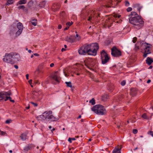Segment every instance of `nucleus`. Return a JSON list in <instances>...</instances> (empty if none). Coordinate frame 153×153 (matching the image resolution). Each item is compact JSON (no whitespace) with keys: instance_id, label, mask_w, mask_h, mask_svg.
<instances>
[{"instance_id":"1","label":"nucleus","mask_w":153,"mask_h":153,"mask_svg":"<svg viewBox=\"0 0 153 153\" xmlns=\"http://www.w3.org/2000/svg\"><path fill=\"white\" fill-rule=\"evenodd\" d=\"M129 16V22L133 25L134 28L139 29L143 26L144 21L136 12H131Z\"/></svg>"},{"instance_id":"2","label":"nucleus","mask_w":153,"mask_h":153,"mask_svg":"<svg viewBox=\"0 0 153 153\" xmlns=\"http://www.w3.org/2000/svg\"><path fill=\"white\" fill-rule=\"evenodd\" d=\"M20 57L19 54L16 53H6L3 59L4 62L13 64L19 60Z\"/></svg>"},{"instance_id":"3","label":"nucleus","mask_w":153,"mask_h":153,"mask_svg":"<svg viewBox=\"0 0 153 153\" xmlns=\"http://www.w3.org/2000/svg\"><path fill=\"white\" fill-rule=\"evenodd\" d=\"M91 110L97 114L103 115L106 114V111L102 105H96L91 108Z\"/></svg>"},{"instance_id":"4","label":"nucleus","mask_w":153,"mask_h":153,"mask_svg":"<svg viewBox=\"0 0 153 153\" xmlns=\"http://www.w3.org/2000/svg\"><path fill=\"white\" fill-rule=\"evenodd\" d=\"M140 44L141 49L145 50L143 56L144 57H146L148 54L151 53L150 48L152 47V45L144 41L141 42Z\"/></svg>"},{"instance_id":"5","label":"nucleus","mask_w":153,"mask_h":153,"mask_svg":"<svg viewBox=\"0 0 153 153\" xmlns=\"http://www.w3.org/2000/svg\"><path fill=\"white\" fill-rule=\"evenodd\" d=\"M90 50H89L88 54L95 56L97 55V51L99 48L98 45L97 43L90 44Z\"/></svg>"},{"instance_id":"6","label":"nucleus","mask_w":153,"mask_h":153,"mask_svg":"<svg viewBox=\"0 0 153 153\" xmlns=\"http://www.w3.org/2000/svg\"><path fill=\"white\" fill-rule=\"evenodd\" d=\"M51 111H47L44 112V114L46 120L50 121H56L59 120L58 117H56L52 115Z\"/></svg>"},{"instance_id":"7","label":"nucleus","mask_w":153,"mask_h":153,"mask_svg":"<svg viewBox=\"0 0 153 153\" xmlns=\"http://www.w3.org/2000/svg\"><path fill=\"white\" fill-rule=\"evenodd\" d=\"M90 46V44H85L82 45L78 50L79 54L81 55H85L86 53L88 54Z\"/></svg>"},{"instance_id":"8","label":"nucleus","mask_w":153,"mask_h":153,"mask_svg":"<svg viewBox=\"0 0 153 153\" xmlns=\"http://www.w3.org/2000/svg\"><path fill=\"white\" fill-rule=\"evenodd\" d=\"M100 54L102 64H105L109 62L110 58L108 56L107 53L104 50L101 52Z\"/></svg>"},{"instance_id":"9","label":"nucleus","mask_w":153,"mask_h":153,"mask_svg":"<svg viewBox=\"0 0 153 153\" xmlns=\"http://www.w3.org/2000/svg\"><path fill=\"white\" fill-rule=\"evenodd\" d=\"M96 60L92 58H89L84 61L85 65L88 68L94 67L95 64Z\"/></svg>"},{"instance_id":"10","label":"nucleus","mask_w":153,"mask_h":153,"mask_svg":"<svg viewBox=\"0 0 153 153\" xmlns=\"http://www.w3.org/2000/svg\"><path fill=\"white\" fill-rule=\"evenodd\" d=\"M120 1L119 0H111L106 3L105 5V7L107 8L115 7V6Z\"/></svg>"},{"instance_id":"11","label":"nucleus","mask_w":153,"mask_h":153,"mask_svg":"<svg viewBox=\"0 0 153 153\" xmlns=\"http://www.w3.org/2000/svg\"><path fill=\"white\" fill-rule=\"evenodd\" d=\"M111 54L113 56L119 57L121 55V52L116 47H114L111 49Z\"/></svg>"},{"instance_id":"12","label":"nucleus","mask_w":153,"mask_h":153,"mask_svg":"<svg viewBox=\"0 0 153 153\" xmlns=\"http://www.w3.org/2000/svg\"><path fill=\"white\" fill-rule=\"evenodd\" d=\"M51 78L56 82L59 83L60 80V77L57 71L55 72L51 76Z\"/></svg>"},{"instance_id":"13","label":"nucleus","mask_w":153,"mask_h":153,"mask_svg":"<svg viewBox=\"0 0 153 153\" xmlns=\"http://www.w3.org/2000/svg\"><path fill=\"white\" fill-rule=\"evenodd\" d=\"M65 40L70 43H73L76 42L75 38L74 36H67L65 38Z\"/></svg>"},{"instance_id":"14","label":"nucleus","mask_w":153,"mask_h":153,"mask_svg":"<svg viewBox=\"0 0 153 153\" xmlns=\"http://www.w3.org/2000/svg\"><path fill=\"white\" fill-rule=\"evenodd\" d=\"M11 95V93L10 91L7 92H0V100L5 99L7 95Z\"/></svg>"},{"instance_id":"15","label":"nucleus","mask_w":153,"mask_h":153,"mask_svg":"<svg viewBox=\"0 0 153 153\" xmlns=\"http://www.w3.org/2000/svg\"><path fill=\"white\" fill-rule=\"evenodd\" d=\"M133 7L134 8H136L139 11V12H140V9L143 8V6L140 4L138 3H136L133 5Z\"/></svg>"},{"instance_id":"16","label":"nucleus","mask_w":153,"mask_h":153,"mask_svg":"<svg viewBox=\"0 0 153 153\" xmlns=\"http://www.w3.org/2000/svg\"><path fill=\"white\" fill-rule=\"evenodd\" d=\"M137 93V89L135 88H131L130 89V94L132 96H135Z\"/></svg>"},{"instance_id":"17","label":"nucleus","mask_w":153,"mask_h":153,"mask_svg":"<svg viewBox=\"0 0 153 153\" xmlns=\"http://www.w3.org/2000/svg\"><path fill=\"white\" fill-rule=\"evenodd\" d=\"M36 118L37 119L39 120H46L45 115L44 114V112L42 114L38 116Z\"/></svg>"},{"instance_id":"18","label":"nucleus","mask_w":153,"mask_h":153,"mask_svg":"<svg viewBox=\"0 0 153 153\" xmlns=\"http://www.w3.org/2000/svg\"><path fill=\"white\" fill-rule=\"evenodd\" d=\"M38 95V93L35 91H33L32 93V97L34 99L37 98Z\"/></svg>"},{"instance_id":"19","label":"nucleus","mask_w":153,"mask_h":153,"mask_svg":"<svg viewBox=\"0 0 153 153\" xmlns=\"http://www.w3.org/2000/svg\"><path fill=\"white\" fill-rule=\"evenodd\" d=\"M146 62L147 64L149 65H151L152 63L153 62V60L151 58L148 57L146 60Z\"/></svg>"},{"instance_id":"20","label":"nucleus","mask_w":153,"mask_h":153,"mask_svg":"<svg viewBox=\"0 0 153 153\" xmlns=\"http://www.w3.org/2000/svg\"><path fill=\"white\" fill-rule=\"evenodd\" d=\"M27 2V0H20L16 4V5L18 6L19 4H25Z\"/></svg>"},{"instance_id":"21","label":"nucleus","mask_w":153,"mask_h":153,"mask_svg":"<svg viewBox=\"0 0 153 153\" xmlns=\"http://www.w3.org/2000/svg\"><path fill=\"white\" fill-rule=\"evenodd\" d=\"M60 6V5L59 3H55L53 5L52 8L57 10L59 9Z\"/></svg>"},{"instance_id":"22","label":"nucleus","mask_w":153,"mask_h":153,"mask_svg":"<svg viewBox=\"0 0 153 153\" xmlns=\"http://www.w3.org/2000/svg\"><path fill=\"white\" fill-rule=\"evenodd\" d=\"M17 26L18 29H23V25L20 22H19L17 25Z\"/></svg>"},{"instance_id":"23","label":"nucleus","mask_w":153,"mask_h":153,"mask_svg":"<svg viewBox=\"0 0 153 153\" xmlns=\"http://www.w3.org/2000/svg\"><path fill=\"white\" fill-rule=\"evenodd\" d=\"M27 135L25 134H22L20 136L21 139L23 140H25L27 138Z\"/></svg>"},{"instance_id":"24","label":"nucleus","mask_w":153,"mask_h":153,"mask_svg":"<svg viewBox=\"0 0 153 153\" xmlns=\"http://www.w3.org/2000/svg\"><path fill=\"white\" fill-rule=\"evenodd\" d=\"M74 37L75 38L76 42L77 41H80L81 39V37L80 36H79L78 34H76V36Z\"/></svg>"},{"instance_id":"25","label":"nucleus","mask_w":153,"mask_h":153,"mask_svg":"<svg viewBox=\"0 0 153 153\" xmlns=\"http://www.w3.org/2000/svg\"><path fill=\"white\" fill-rule=\"evenodd\" d=\"M32 146L30 145H29L25 146L24 148V150L25 151H27L32 149Z\"/></svg>"},{"instance_id":"26","label":"nucleus","mask_w":153,"mask_h":153,"mask_svg":"<svg viewBox=\"0 0 153 153\" xmlns=\"http://www.w3.org/2000/svg\"><path fill=\"white\" fill-rule=\"evenodd\" d=\"M30 22H31L32 25L34 26H36L37 25V20L36 19H32L30 20Z\"/></svg>"},{"instance_id":"27","label":"nucleus","mask_w":153,"mask_h":153,"mask_svg":"<svg viewBox=\"0 0 153 153\" xmlns=\"http://www.w3.org/2000/svg\"><path fill=\"white\" fill-rule=\"evenodd\" d=\"M8 95L6 96V97L4 99V100L5 101H7V100H9L10 101L12 102H14V101L13 100H12L11 98V97H8Z\"/></svg>"},{"instance_id":"28","label":"nucleus","mask_w":153,"mask_h":153,"mask_svg":"<svg viewBox=\"0 0 153 153\" xmlns=\"http://www.w3.org/2000/svg\"><path fill=\"white\" fill-rule=\"evenodd\" d=\"M109 96L107 94H105L102 97V99L104 100H105L109 98Z\"/></svg>"},{"instance_id":"29","label":"nucleus","mask_w":153,"mask_h":153,"mask_svg":"<svg viewBox=\"0 0 153 153\" xmlns=\"http://www.w3.org/2000/svg\"><path fill=\"white\" fill-rule=\"evenodd\" d=\"M113 16L115 19H116L120 18L121 16L120 15L116 14H114L113 15Z\"/></svg>"},{"instance_id":"30","label":"nucleus","mask_w":153,"mask_h":153,"mask_svg":"<svg viewBox=\"0 0 153 153\" xmlns=\"http://www.w3.org/2000/svg\"><path fill=\"white\" fill-rule=\"evenodd\" d=\"M23 30H22V29H19V30H18V31L16 32V36H18L19 35H20L21 33L22 32Z\"/></svg>"},{"instance_id":"31","label":"nucleus","mask_w":153,"mask_h":153,"mask_svg":"<svg viewBox=\"0 0 153 153\" xmlns=\"http://www.w3.org/2000/svg\"><path fill=\"white\" fill-rule=\"evenodd\" d=\"M65 84H66L67 86L68 87H72V85L71 84V82H65Z\"/></svg>"},{"instance_id":"32","label":"nucleus","mask_w":153,"mask_h":153,"mask_svg":"<svg viewBox=\"0 0 153 153\" xmlns=\"http://www.w3.org/2000/svg\"><path fill=\"white\" fill-rule=\"evenodd\" d=\"M89 102L91 103L92 105H94L95 104V100L94 98H93L91 100H90Z\"/></svg>"},{"instance_id":"33","label":"nucleus","mask_w":153,"mask_h":153,"mask_svg":"<svg viewBox=\"0 0 153 153\" xmlns=\"http://www.w3.org/2000/svg\"><path fill=\"white\" fill-rule=\"evenodd\" d=\"M106 18H107L106 19V21L105 22V24L106 25H108L110 23L109 19V18L108 17H107Z\"/></svg>"},{"instance_id":"34","label":"nucleus","mask_w":153,"mask_h":153,"mask_svg":"<svg viewBox=\"0 0 153 153\" xmlns=\"http://www.w3.org/2000/svg\"><path fill=\"white\" fill-rule=\"evenodd\" d=\"M13 0H8L7 1V2L6 3L7 5L11 4L13 3Z\"/></svg>"},{"instance_id":"35","label":"nucleus","mask_w":153,"mask_h":153,"mask_svg":"<svg viewBox=\"0 0 153 153\" xmlns=\"http://www.w3.org/2000/svg\"><path fill=\"white\" fill-rule=\"evenodd\" d=\"M142 117L143 118L146 119H148L149 118V117L147 116L146 114L145 113H144L143 114V115H142Z\"/></svg>"},{"instance_id":"36","label":"nucleus","mask_w":153,"mask_h":153,"mask_svg":"<svg viewBox=\"0 0 153 153\" xmlns=\"http://www.w3.org/2000/svg\"><path fill=\"white\" fill-rule=\"evenodd\" d=\"M65 15V12L64 11L62 12L61 13L60 15L61 18V19L64 18Z\"/></svg>"},{"instance_id":"37","label":"nucleus","mask_w":153,"mask_h":153,"mask_svg":"<svg viewBox=\"0 0 153 153\" xmlns=\"http://www.w3.org/2000/svg\"><path fill=\"white\" fill-rule=\"evenodd\" d=\"M17 8L19 10L22 9L24 10L25 9V7L24 5H21L18 7Z\"/></svg>"},{"instance_id":"38","label":"nucleus","mask_w":153,"mask_h":153,"mask_svg":"<svg viewBox=\"0 0 153 153\" xmlns=\"http://www.w3.org/2000/svg\"><path fill=\"white\" fill-rule=\"evenodd\" d=\"M73 23V22H68L66 23V25L67 26H68V27H69L71 25H72Z\"/></svg>"},{"instance_id":"39","label":"nucleus","mask_w":153,"mask_h":153,"mask_svg":"<svg viewBox=\"0 0 153 153\" xmlns=\"http://www.w3.org/2000/svg\"><path fill=\"white\" fill-rule=\"evenodd\" d=\"M130 4L128 1H125V5L126 6H128Z\"/></svg>"},{"instance_id":"40","label":"nucleus","mask_w":153,"mask_h":153,"mask_svg":"<svg viewBox=\"0 0 153 153\" xmlns=\"http://www.w3.org/2000/svg\"><path fill=\"white\" fill-rule=\"evenodd\" d=\"M149 134L151 135L153 137V131H150L148 132Z\"/></svg>"},{"instance_id":"41","label":"nucleus","mask_w":153,"mask_h":153,"mask_svg":"<svg viewBox=\"0 0 153 153\" xmlns=\"http://www.w3.org/2000/svg\"><path fill=\"white\" fill-rule=\"evenodd\" d=\"M120 149H119V148H117L116 149L114 150L113 151V153H117V152L119 151L120 150Z\"/></svg>"},{"instance_id":"42","label":"nucleus","mask_w":153,"mask_h":153,"mask_svg":"<svg viewBox=\"0 0 153 153\" xmlns=\"http://www.w3.org/2000/svg\"><path fill=\"white\" fill-rule=\"evenodd\" d=\"M132 8L131 7H128L127 9V12H130L132 10Z\"/></svg>"},{"instance_id":"43","label":"nucleus","mask_w":153,"mask_h":153,"mask_svg":"<svg viewBox=\"0 0 153 153\" xmlns=\"http://www.w3.org/2000/svg\"><path fill=\"white\" fill-rule=\"evenodd\" d=\"M126 83V81L124 80V81H123L122 82H121V84L122 86H124V85H125Z\"/></svg>"},{"instance_id":"44","label":"nucleus","mask_w":153,"mask_h":153,"mask_svg":"<svg viewBox=\"0 0 153 153\" xmlns=\"http://www.w3.org/2000/svg\"><path fill=\"white\" fill-rule=\"evenodd\" d=\"M137 40V38L136 37H134L132 40V42L134 43H135L136 42Z\"/></svg>"},{"instance_id":"45","label":"nucleus","mask_w":153,"mask_h":153,"mask_svg":"<svg viewBox=\"0 0 153 153\" xmlns=\"http://www.w3.org/2000/svg\"><path fill=\"white\" fill-rule=\"evenodd\" d=\"M133 132L134 134H136L137 132V130L136 129H134L133 130Z\"/></svg>"},{"instance_id":"46","label":"nucleus","mask_w":153,"mask_h":153,"mask_svg":"<svg viewBox=\"0 0 153 153\" xmlns=\"http://www.w3.org/2000/svg\"><path fill=\"white\" fill-rule=\"evenodd\" d=\"M11 121V120H7L5 121V123L7 124H8L10 123Z\"/></svg>"},{"instance_id":"47","label":"nucleus","mask_w":153,"mask_h":153,"mask_svg":"<svg viewBox=\"0 0 153 153\" xmlns=\"http://www.w3.org/2000/svg\"><path fill=\"white\" fill-rule=\"evenodd\" d=\"M139 49V47L138 46H137L136 44H135V49L136 51H137Z\"/></svg>"},{"instance_id":"48","label":"nucleus","mask_w":153,"mask_h":153,"mask_svg":"<svg viewBox=\"0 0 153 153\" xmlns=\"http://www.w3.org/2000/svg\"><path fill=\"white\" fill-rule=\"evenodd\" d=\"M5 134V133L4 132V131H1V132L0 133V134L1 135H4Z\"/></svg>"},{"instance_id":"49","label":"nucleus","mask_w":153,"mask_h":153,"mask_svg":"<svg viewBox=\"0 0 153 153\" xmlns=\"http://www.w3.org/2000/svg\"><path fill=\"white\" fill-rule=\"evenodd\" d=\"M31 103L33 105L35 106H37V104L36 103H35L32 102H31Z\"/></svg>"},{"instance_id":"50","label":"nucleus","mask_w":153,"mask_h":153,"mask_svg":"<svg viewBox=\"0 0 153 153\" xmlns=\"http://www.w3.org/2000/svg\"><path fill=\"white\" fill-rule=\"evenodd\" d=\"M62 25H58V29H61V28H62Z\"/></svg>"},{"instance_id":"51","label":"nucleus","mask_w":153,"mask_h":153,"mask_svg":"<svg viewBox=\"0 0 153 153\" xmlns=\"http://www.w3.org/2000/svg\"><path fill=\"white\" fill-rule=\"evenodd\" d=\"M26 78L27 79H29V74H27L26 75Z\"/></svg>"},{"instance_id":"52","label":"nucleus","mask_w":153,"mask_h":153,"mask_svg":"<svg viewBox=\"0 0 153 153\" xmlns=\"http://www.w3.org/2000/svg\"><path fill=\"white\" fill-rule=\"evenodd\" d=\"M32 79H30L28 81V82L29 83V84L31 85V84L32 83Z\"/></svg>"},{"instance_id":"53","label":"nucleus","mask_w":153,"mask_h":153,"mask_svg":"<svg viewBox=\"0 0 153 153\" xmlns=\"http://www.w3.org/2000/svg\"><path fill=\"white\" fill-rule=\"evenodd\" d=\"M33 55L35 56H39V55L37 53H34Z\"/></svg>"},{"instance_id":"54","label":"nucleus","mask_w":153,"mask_h":153,"mask_svg":"<svg viewBox=\"0 0 153 153\" xmlns=\"http://www.w3.org/2000/svg\"><path fill=\"white\" fill-rule=\"evenodd\" d=\"M54 65V64L53 63H52L50 64V66L51 67H53Z\"/></svg>"},{"instance_id":"55","label":"nucleus","mask_w":153,"mask_h":153,"mask_svg":"<svg viewBox=\"0 0 153 153\" xmlns=\"http://www.w3.org/2000/svg\"><path fill=\"white\" fill-rule=\"evenodd\" d=\"M68 140L70 143H71L72 142L71 138H69Z\"/></svg>"},{"instance_id":"56","label":"nucleus","mask_w":153,"mask_h":153,"mask_svg":"<svg viewBox=\"0 0 153 153\" xmlns=\"http://www.w3.org/2000/svg\"><path fill=\"white\" fill-rule=\"evenodd\" d=\"M69 28V27H66L64 28V30H67Z\"/></svg>"},{"instance_id":"57","label":"nucleus","mask_w":153,"mask_h":153,"mask_svg":"<svg viewBox=\"0 0 153 153\" xmlns=\"http://www.w3.org/2000/svg\"><path fill=\"white\" fill-rule=\"evenodd\" d=\"M65 51V48H62V49H61V51H62V52L64 51Z\"/></svg>"},{"instance_id":"58","label":"nucleus","mask_w":153,"mask_h":153,"mask_svg":"<svg viewBox=\"0 0 153 153\" xmlns=\"http://www.w3.org/2000/svg\"><path fill=\"white\" fill-rule=\"evenodd\" d=\"M14 67L16 69H18V67L17 65H14Z\"/></svg>"},{"instance_id":"59","label":"nucleus","mask_w":153,"mask_h":153,"mask_svg":"<svg viewBox=\"0 0 153 153\" xmlns=\"http://www.w3.org/2000/svg\"><path fill=\"white\" fill-rule=\"evenodd\" d=\"M35 84H38V83L39 84V83H38V81H37V80H36L35 81Z\"/></svg>"},{"instance_id":"60","label":"nucleus","mask_w":153,"mask_h":153,"mask_svg":"<svg viewBox=\"0 0 153 153\" xmlns=\"http://www.w3.org/2000/svg\"><path fill=\"white\" fill-rule=\"evenodd\" d=\"M151 81V80L150 79H149L147 81V83H149Z\"/></svg>"},{"instance_id":"61","label":"nucleus","mask_w":153,"mask_h":153,"mask_svg":"<svg viewBox=\"0 0 153 153\" xmlns=\"http://www.w3.org/2000/svg\"><path fill=\"white\" fill-rule=\"evenodd\" d=\"M81 117V115H79V116L77 118V119H79V118H80Z\"/></svg>"},{"instance_id":"62","label":"nucleus","mask_w":153,"mask_h":153,"mask_svg":"<svg viewBox=\"0 0 153 153\" xmlns=\"http://www.w3.org/2000/svg\"><path fill=\"white\" fill-rule=\"evenodd\" d=\"M71 140H76L74 138H71Z\"/></svg>"},{"instance_id":"63","label":"nucleus","mask_w":153,"mask_h":153,"mask_svg":"<svg viewBox=\"0 0 153 153\" xmlns=\"http://www.w3.org/2000/svg\"><path fill=\"white\" fill-rule=\"evenodd\" d=\"M28 52L29 53H31V52H32V51L31 50H28Z\"/></svg>"},{"instance_id":"64","label":"nucleus","mask_w":153,"mask_h":153,"mask_svg":"<svg viewBox=\"0 0 153 153\" xmlns=\"http://www.w3.org/2000/svg\"><path fill=\"white\" fill-rule=\"evenodd\" d=\"M30 108V106H28V107H26V108L27 109H29Z\"/></svg>"}]
</instances>
